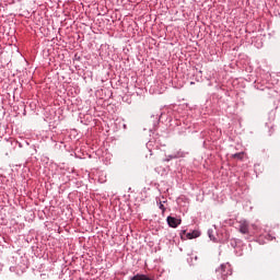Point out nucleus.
<instances>
[{
    "label": "nucleus",
    "instance_id": "f257e3e1",
    "mask_svg": "<svg viewBox=\"0 0 280 280\" xmlns=\"http://www.w3.org/2000/svg\"><path fill=\"white\" fill-rule=\"evenodd\" d=\"M217 272H220L221 279H226L229 275L233 273V271H231V265L229 264L221 265V267L217 270Z\"/></svg>",
    "mask_w": 280,
    "mask_h": 280
},
{
    "label": "nucleus",
    "instance_id": "f03ea898",
    "mask_svg": "<svg viewBox=\"0 0 280 280\" xmlns=\"http://www.w3.org/2000/svg\"><path fill=\"white\" fill-rule=\"evenodd\" d=\"M238 231L242 233V235H248L250 233L248 221L241 220L238 222Z\"/></svg>",
    "mask_w": 280,
    "mask_h": 280
},
{
    "label": "nucleus",
    "instance_id": "7ed1b4c3",
    "mask_svg": "<svg viewBox=\"0 0 280 280\" xmlns=\"http://www.w3.org/2000/svg\"><path fill=\"white\" fill-rule=\"evenodd\" d=\"M166 222L168 226H171L172 229H176L180 224L182 220L174 217H167Z\"/></svg>",
    "mask_w": 280,
    "mask_h": 280
},
{
    "label": "nucleus",
    "instance_id": "20e7f679",
    "mask_svg": "<svg viewBox=\"0 0 280 280\" xmlns=\"http://www.w3.org/2000/svg\"><path fill=\"white\" fill-rule=\"evenodd\" d=\"M130 280H155L152 275H136Z\"/></svg>",
    "mask_w": 280,
    "mask_h": 280
},
{
    "label": "nucleus",
    "instance_id": "39448f33",
    "mask_svg": "<svg viewBox=\"0 0 280 280\" xmlns=\"http://www.w3.org/2000/svg\"><path fill=\"white\" fill-rule=\"evenodd\" d=\"M232 159H237L238 161H242V159H244V152L233 154Z\"/></svg>",
    "mask_w": 280,
    "mask_h": 280
},
{
    "label": "nucleus",
    "instance_id": "423d86ee",
    "mask_svg": "<svg viewBox=\"0 0 280 280\" xmlns=\"http://www.w3.org/2000/svg\"><path fill=\"white\" fill-rule=\"evenodd\" d=\"M188 237H189V240H194L195 236H194V234L189 233Z\"/></svg>",
    "mask_w": 280,
    "mask_h": 280
},
{
    "label": "nucleus",
    "instance_id": "0eeeda50",
    "mask_svg": "<svg viewBox=\"0 0 280 280\" xmlns=\"http://www.w3.org/2000/svg\"><path fill=\"white\" fill-rule=\"evenodd\" d=\"M160 209H162V211H165V206H163L162 203L160 205Z\"/></svg>",
    "mask_w": 280,
    "mask_h": 280
}]
</instances>
